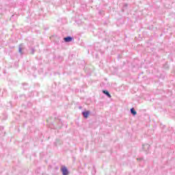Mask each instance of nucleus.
<instances>
[{"label":"nucleus","instance_id":"1","mask_svg":"<svg viewBox=\"0 0 175 175\" xmlns=\"http://www.w3.org/2000/svg\"><path fill=\"white\" fill-rule=\"evenodd\" d=\"M61 171L62 172L63 175L69 174V172H68V168H66V167H62Z\"/></svg>","mask_w":175,"mask_h":175},{"label":"nucleus","instance_id":"2","mask_svg":"<svg viewBox=\"0 0 175 175\" xmlns=\"http://www.w3.org/2000/svg\"><path fill=\"white\" fill-rule=\"evenodd\" d=\"M83 115L85 118H88V116H90V111L83 112Z\"/></svg>","mask_w":175,"mask_h":175},{"label":"nucleus","instance_id":"3","mask_svg":"<svg viewBox=\"0 0 175 175\" xmlns=\"http://www.w3.org/2000/svg\"><path fill=\"white\" fill-rule=\"evenodd\" d=\"M72 40H73V38H72V37L64 38V41H66L67 42H72Z\"/></svg>","mask_w":175,"mask_h":175},{"label":"nucleus","instance_id":"4","mask_svg":"<svg viewBox=\"0 0 175 175\" xmlns=\"http://www.w3.org/2000/svg\"><path fill=\"white\" fill-rule=\"evenodd\" d=\"M103 94H105V95H107V96H108V98H111V95L109 94V92H107V90H103Z\"/></svg>","mask_w":175,"mask_h":175},{"label":"nucleus","instance_id":"5","mask_svg":"<svg viewBox=\"0 0 175 175\" xmlns=\"http://www.w3.org/2000/svg\"><path fill=\"white\" fill-rule=\"evenodd\" d=\"M131 113H132V114H133V116H136L137 112L135 111V109H134V108H131Z\"/></svg>","mask_w":175,"mask_h":175}]
</instances>
